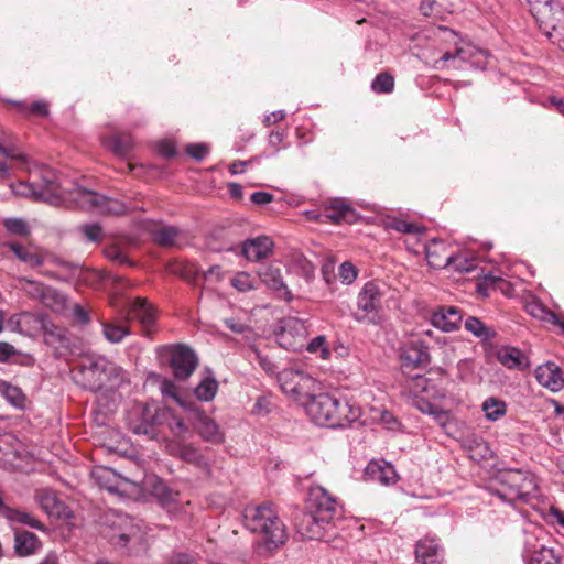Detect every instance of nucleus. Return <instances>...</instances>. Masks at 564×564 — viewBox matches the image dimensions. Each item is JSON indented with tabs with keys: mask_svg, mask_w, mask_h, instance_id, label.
Instances as JSON below:
<instances>
[{
	"mask_svg": "<svg viewBox=\"0 0 564 564\" xmlns=\"http://www.w3.org/2000/svg\"><path fill=\"white\" fill-rule=\"evenodd\" d=\"M109 148L118 155H126L133 147V140L129 134H117L109 139Z\"/></svg>",
	"mask_w": 564,
	"mask_h": 564,
	"instance_id": "c03bdc74",
	"label": "nucleus"
},
{
	"mask_svg": "<svg viewBox=\"0 0 564 564\" xmlns=\"http://www.w3.org/2000/svg\"><path fill=\"white\" fill-rule=\"evenodd\" d=\"M376 94H391L394 90V77L387 72L379 73L371 83Z\"/></svg>",
	"mask_w": 564,
	"mask_h": 564,
	"instance_id": "79ce46f5",
	"label": "nucleus"
},
{
	"mask_svg": "<svg viewBox=\"0 0 564 564\" xmlns=\"http://www.w3.org/2000/svg\"><path fill=\"white\" fill-rule=\"evenodd\" d=\"M33 292L41 302L53 311H61L65 305V297L56 289L39 282H30Z\"/></svg>",
	"mask_w": 564,
	"mask_h": 564,
	"instance_id": "bb28decb",
	"label": "nucleus"
},
{
	"mask_svg": "<svg viewBox=\"0 0 564 564\" xmlns=\"http://www.w3.org/2000/svg\"><path fill=\"white\" fill-rule=\"evenodd\" d=\"M42 547V543L36 534L26 531H15L14 551L18 556L24 557L36 553Z\"/></svg>",
	"mask_w": 564,
	"mask_h": 564,
	"instance_id": "a878e982",
	"label": "nucleus"
},
{
	"mask_svg": "<svg viewBox=\"0 0 564 564\" xmlns=\"http://www.w3.org/2000/svg\"><path fill=\"white\" fill-rule=\"evenodd\" d=\"M400 359L403 369L425 367L430 364L429 348L421 340H412L401 348Z\"/></svg>",
	"mask_w": 564,
	"mask_h": 564,
	"instance_id": "dca6fc26",
	"label": "nucleus"
},
{
	"mask_svg": "<svg viewBox=\"0 0 564 564\" xmlns=\"http://www.w3.org/2000/svg\"><path fill=\"white\" fill-rule=\"evenodd\" d=\"M72 199L77 205L78 208L91 210L97 213L99 207V202H101L102 195L85 189L83 187H76L73 192H70Z\"/></svg>",
	"mask_w": 564,
	"mask_h": 564,
	"instance_id": "7c9ffc66",
	"label": "nucleus"
},
{
	"mask_svg": "<svg viewBox=\"0 0 564 564\" xmlns=\"http://www.w3.org/2000/svg\"><path fill=\"white\" fill-rule=\"evenodd\" d=\"M535 378L541 386L553 392H557L564 387L562 370L553 362L539 366L535 370Z\"/></svg>",
	"mask_w": 564,
	"mask_h": 564,
	"instance_id": "aec40b11",
	"label": "nucleus"
},
{
	"mask_svg": "<svg viewBox=\"0 0 564 564\" xmlns=\"http://www.w3.org/2000/svg\"><path fill=\"white\" fill-rule=\"evenodd\" d=\"M323 280L328 286H332L336 282L335 263L334 261H327L322 267Z\"/></svg>",
	"mask_w": 564,
	"mask_h": 564,
	"instance_id": "052dcab7",
	"label": "nucleus"
},
{
	"mask_svg": "<svg viewBox=\"0 0 564 564\" xmlns=\"http://www.w3.org/2000/svg\"><path fill=\"white\" fill-rule=\"evenodd\" d=\"M449 267L458 273H469L477 268V261L475 258H467L463 254H453Z\"/></svg>",
	"mask_w": 564,
	"mask_h": 564,
	"instance_id": "de8ad7c7",
	"label": "nucleus"
},
{
	"mask_svg": "<svg viewBox=\"0 0 564 564\" xmlns=\"http://www.w3.org/2000/svg\"><path fill=\"white\" fill-rule=\"evenodd\" d=\"M91 476L101 488L110 492H120L122 485L128 482L127 478L119 476L113 469L107 467L95 468Z\"/></svg>",
	"mask_w": 564,
	"mask_h": 564,
	"instance_id": "b1692460",
	"label": "nucleus"
},
{
	"mask_svg": "<svg viewBox=\"0 0 564 564\" xmlns=\"http://www.w3.org/2000/svg\"><path fill=\"white\" fill-rule=\"evenodd\" d=\"M230 283L239 292H248L256 289L254 279L245 271L236 273Z\"/></svg>",
	"mask_w": 564,
	"mask_h": 564,
	"instance_id": "09e8293b",
	"label": "nucleus"
},
{
	"mask_svg": "<svg viewBox=\"0 0 564 564\" xmlns=\"http://www.w3.org/2000/svg\"><path fill=\"white\" fill-rule=\"evenodd\" d=\"M105 256L113 262H118L119 264H132L131 261L127 258L126 254L117 246H110L105 249Z\"/></svg>",
	"mask_w": 564,
	"mask_h": 564,
	"instance_id": "5fc2aeb1",
	"label": "nucleus"
},
{
	"mask_svg": "<svg viewBox=\"0 0 564 564\" xmlns=\"http://www.w3.org/2000/svg\"><path fill=\"white\" fill-rule=\"evenodd\" d=\"M170 416L162 420V425H167L171 433L177 438H186L189 434V427L185 424L184 420L178 417L171 409H169Z\"/></svg>",
	"mask_w": 564,
	"mask_h": 564,
	"instance_id": "c9c22d12",
	"label": "nucleus"
},
{
	"mask_svg": "<svg viewBox=\"0 0 564 564\" xmlns=\"http://www.w3.org/2000/svg\"><path fill=\"white\" fill-rule=\"evenodd\" d=\"M169 416V408H160L154 403H135L128 411L127 425L134 434L155 438L162 420Z\"/></svg>",
	"mask_w": 564,
	"mask_h": 564,
	"instance_id": "423d86ee",
	"label": "nucleus"
},
{
	"mask_svg": "<svg viewBox=\"0 0 564 564\" xmlns=\"http://www.w3.org/2000/svg\"><path fill=\"white\" fill-rule=\"evenodd\" d=\"M365 475L367 479L382 485L395 484L398 479L394 467L384 460H371L365 469Z\"/></svg>",
	"mask_w": 564,
	"mask_h": 564,
	"instance_id": "5701e85b",
	"label": "nucleus"
},
{
	"mask_svg": "<svg viewBox=\"0 0 564 564\" xmlns=\"http://www.w3.org/2000/svg\"><path fill=\"white\" fill-rule=\"evenodd\" d=\"M528 564H561V555L553 547L540 545L529 555Z\"/></svg>",
	"mask_w": 564,
	"mask_h": 564,
	"instance_id": "473e14b6",
	"label": "nucleus"
},
{
	"mask_svg": "<svg viewBox=\"0 0 564 564\" xmlns=\"http://www.w3.org/2000/svg\"><path fill=\"white\" fill-rule=\"evenodd\" d=\"M438 544L434 539L424 538L417 541L415 556L422 564H441Z\"/></svg>",
	"mask_w": 564,
	"mask_h": 564,
	"instance_id": "c85d7f7f",
	"label": "nucleus"
},
{
	"mask_svg": "<svg viewBox=\"0 0 564 564\" xmlns=\"http://www.w3.org/2000/svg\"><path fill=\"white\" fill-rule=\"evenodd\" d=\"M274 334L281 347L297 351L305 346L307 328L303 321L285 317L278 322Z\"/></svg>",
	"mask_w": 564,
	"mask_h": 564,
	"instance_id": "1a4fd4ad",
	"label": "nucleus"
},
{
	"mask_svg": "<svg viewBox=\"0 0 564 564\" xmlns=\"http://www.w3.org/2000/svg\"><path fill=\"white\" fill-rule=\"evenodd\" d=\"M74 380L82 388L97 392L104 388L119 389L129 383L126 370L102 356H86L74 369Z\"/></svg>",
	"mask_w": 564,
	"mask_h": 564,
	"instance_id": "f257e3e1",
	"label": "nucleus"
},
{
	"mask_svg": "<svg viewBox=\"0 0 564 564\" xmlns=\"http://www.w3.org/2000/svg\"><path fill=\"white\" fill-rule=\"evenodd\" d=\"M305 509L306 511L296 520L295 527L302 539L313 540L317 524V497L312 486L308 488V498Z\"/></svg>",
	"mask_w": 564,
	"mask_h": 564,
	"instance_id": "2eb2a0df",
	"label": "nucleus"
},
{
	"mask_svg": "<svg viewBox=\"0 0 564 564\" xmlns=\"http://www.w3.org/2000/svg\"><path fill=\"white\" fill-rule=\"evenodd\" d=\"M415 404H416V408L422 413H427L433 416L445 417V411L438 409L437 406H435L434 404H432L431 402H429L424 399L416 400Z\"/></svg>",
	"mask_w": 564,
	"mask_h": 564,
	"instance_id": "4d7b16f0",
	"label": "nucleus"
},
{
	"mask_svg": "<svg viewBox=\"0 0 564 564\" xmlns=\"http://www.w3.org/2000/svg\"><path fill=\"white\" fill-rule=\"evenodd\" d=\"M260 281L270 289L276 297L290 302L293 299L291 291L284 282L282 268L278 262L262 264L258 269Z\"/></svg>",
	"mask_w": 564,
	"mask_h": 564,
	"instance_id": "f8f14e48",
	"label": "nucleus"
},
{
	"mask_svg": "<svg viewBox=\"0 0 564 564\" xmlns=\"http://www.w3.org/2000/svg\"><path fill=\"white\" fill-rule=\"evenodd\" d=\"M250 199L256 205H267L273 200V195L268 192H256Z\"/></svg>",
	"mask_w": 564,
	"mask_h": 564,
	"instance_id": "774afa93",
	"label": "nucleus"
},
{
	"mask_svg": "<svg viewBox=\"0 0 564 564\" xmlns=\"http://www.w3.org/2000/svg\"><path fill=\"white\" fill-rule=\"evenodd\" d=\"M176 390H177L176 386L172 381H170V380H163L162 381V383H161V392H162V394L175 399L183 408H185L188 411V408L191 405H194V403L182 402L177 398Z\"/></svg>",
	"mask_w": 564,
	"mask_h": 564,
	"instance_id": "864d4df0",
	"label": "nucleus"
},
{
	"mask_svg": "<svg viewBox=\"0 0 564 564\" xmlns=\"http://www.w3.org/2000/svg\"><path fill=\"white\" fill-rule=\"evenodd\" d=\"M4 227L8 231L19 236H28L30 234V229L26 223L20 218H9L4 220Z\"/></svg>",
	"mask_w": 564,
	"mask_h": 564,
	"instance_id": "3c124183",
	"label": "nucleus"
},
{
	"mask_svg": "<svg viewBox=\"0 0 564 564\" xmlns=\"http://www.w3.org/2000/svg\"><path fill=\"white\" fill-rule=\"evenodd\" d=\"M191 420L197 433L207 442L220 443L223 434L217 423L200 411L195 404L188 408Z\"/></svg>",
	"mask_w": 564,
	"mask_h": 564,
	"instance_id": "f3484780",
	"label": "nucleus"
},
{
	"mask_svg": "<svg viewBox=\"0 0 564 564\" xmlns=\"http://www.w3.org/2000/svg\"><path fill=\"white\" fill-rule=\"evenodd\" d=\"M425 258L431 268L445 269L449 267L452 253L444 241L432 239L425 246Z\"/></svg>",
	"mask_w": 564,
	"mask_h": 564,
	"instance_id": "6ab92c4d",
	"label": "nucleus"
},
{
	"mask_svg": "<svg viewBox=\"0 0 564 564\" xmlns=\"http://www.w3.org/2000/svg\"><path fill=\"white\" fill-rule=\"evenodd\" d=\"M9 248L18 259L28 263L32 268H37L43 264V259L39 254L31 252L28 248L20 243H10Z\"/></svg>",
	"mask_w": 564,
	"mask_h": 564,
	"instance_id": "e433bc0d",
	"label": "nucleus"
},
{
	"mask_svg": "<svg viewBox=\"0 0 564 564\" xmlns=\"http://www.w3.org/2000/svg\"><path fill=\"white\" fill-rule=\"evenodd\" d=\"M152 494L159 499L163 506H169L176 501L177 492L169 488L164 482L156 481L153 485Z\"/></svg>",
	"mask_w": 564,
	"mask_h": 564,
	"instance_id": "49530a36",
	"label": "nucleus"
},
{
	"mask_svg": "<svg viewBox=\"0 0 564 564\" xmlns=\"http://www.w3.org/2000/svg\"><path fill=\"white\" fill-rule=\"evenodd\" d=\"M112 545L117 547H126L128 543L133 539V535L127 532L113 533L110 538Z\"/></svg>",
	"mask_w": 564,
	"mask_h": 564,
	"instance_id": "e2e57ef3",
	"label": "nucleus"
},
{
	"mask_svg": "<svg viewBox=\"0 0 564 564\" xmlns=\"http://www.w3.org/2000/svg\"><path fill=\"white\" fill-rule=\"evenodd\" d=\"M485 415L490 421H497L506 413V403L497 398H488L481 405Z\"/></svg>",
	"mask_w": 564,
	"mask_h": 564,
	"instance_id": "4c0bfd02",
	"label": "nucleus"
},
{
	"mask_svg": "<svg viewBox=\"0 0 564 564\" xmlns=\"http://www.w3.org/2000/svg\"><path fill=\"white\" fill-rule=\"evenodd\" d=\"M0 393L13 406L21 408L24 403V394L21 389L7 381H0Z\"/></svg>",
	"mask_w": 564,
	"mask_h": 564,
	"instance_id": "a19ab883",
	"label": "nucleus"
},
{
	"mask_svg": "<svg viewBox=\"0 0 564 564\" xmlns=\"http://www.w3.org/2000/svg\"><path fill=\"white\" fill-rule=\"evenodd\" d=\"M530 12L535 19L540 30L554 29L558 19L564 18L563 0H527Z\"/></svg>",
	"mask_w": 564,
	"mask_h": 564,
	"instance_id": "9b49d317",
	"label": "nucleus"
},
{
	"mask_svg": "<svg viewBox=\"0 0 564 564\" xmlns=\"http://www.w3.org/2000/svg\"><path fill=\"white\" fill-rule=\"evenodd\" d=\"M536 308L541 312V315H539L541 319L557 325L564 332V321H561L554 312L546 310L541 305H536Z\"/></svg>",
	"mask_w": 564,
	"mask_h": 564,
	"instance_id": "bf43d9fd",
	"label": "nucleus"
},
{
	"mask_svg": "<svg viewBox=\"0 0 564 564\" xmlns=\"http://www.w3.org/2000/svg\"><path fill=\"white\" fill-rule=\"evenodd\" d=\"M273 241L268 236H259L243 242L241 253L249 261H259L269 257L273 250Z\"/></svg>",
	"mask_w": 564,
	"mask_h": 564,
	"instance_id": "a211bd4d",
	"label": "nucleus"
},
{
	"mask_svg": "<svg viewBox=\"0 0 564 564\" xmlns=\"http://www.w3.org/2000/svg\"><path fill=\"white\" fill-rule=\"evenodd\" d=\"M462 311L454 306H442L431 316L432 324L444 330L452 332L458 328L462 322Z\"/></svg>",
	"mask_w": 564,
	"mask_h": 564,
	"instance_id": "4be33fe9",
	"label": "nucleus"
},
{
	"mask_svg": "<svg viewBox=\"0 0 564 564\" xmlns=\"http://www.w3.org/2000/svg\"><path fill=\"white\" fill-rule=\"evenodd\" d=\"M158 151L162 156H164L166 159L173 158L176 154L175 147L170 141L160 142L158 144Z\"/></svg>",
	"mask_w": 564,
	"mask_h": 564,
	"instance_id": "69168bd1",
	"label": "nucleus"
},
{
	"mask_svg": "<svg viewBox=\"0 0 564 564\" xmlns=\"http://www.w3.org/2000/svg\"><path fill=\"white\" fill-rule=\"evenodd\" d=\"M243 524L249 531L261 533L269 550L278 549L286 540L285 528L271 503L247 507Z\"/></svg>",
	"mask_w": 564,
	"mask_h": 564,
	"instance_id": "f03ea898",
	"label": "nucleus"
},
{
	"mask_svg": "<svg viewBox=\"0 0 564 564\" xmlns=\"http://www.w3.org/2000/svg\"><path fill=\"white\" fill-rule=\"evenodd\" d=\"M36 499L41 508L51 517L61 518L66 514V506L57 498L56 492L50 488L36 491Z\"/></svg>",
	"mask_w": 564,
	"mask_h": 564,
	"instance_id": "393cba45",
	"label": "nucleus"
},
{
	"mask_svg": "<svg viewBox=\"0 0 564 564\" xmlns=\"http://www.w3.org/2000/svg\"><path fill=\"white\" fill-rule=\"evenodd\" d=\"M323 217L334 224L341 221L351 223L355 218L354 209L341 199H335L325 208Z\"/></svg>",
	"mask_w": 564,
	"mask_h": 564,
	"instance_id": "c756f323",
	"label": "nucleus"
},
{
	"mask_svg": "<svg viewBox=\"0 0 564 564\" xmlns=\"http://www.w3.org/2000/svg\"><path fill=\"white\" fill-rule=\"evenodd\" d=\"M7 520L10 522L25 524L40 531L45 530L44 524L40 520L34 518L31 513L15 508H12V513L8 516Z\"/></svg>",
	"mask_w": 564,
	"mask_h": 564,
	"instance_id": "58836bf2",
	"label": "nucleus"
},
{
	"mask_svg": "<svg viewBox=\"0 0 564 564\" xmlns=\"http://www.w3.org/2000/svg\"><path fill=\"white\" fill-rule=\"evenodd\" d=\"M12 189L18 195L30 196L37 200V188L34 183L30 184L20 182L19 184L13 185Z\"/></svg>",
	"mask_w": 564,
	"mask_h": 564,
	"instance_id": "13d9d810",
	"label": "nucleus"
},
{
	"mask_svg": "<svg viewBox=\"0 0 564 564\" xmlns=\"http://www.w3.org/2000/svg\"><path fill=\"white\" fill-rule=\"evenodd\" d=\"M218 389V382L214 378L204 379L195 389V394L200 401L214 399Z\"/></svg>",
	"mask_w": 564,
	"mask_h": 564,
	"instance_id": "a18cd8bd",
	"label": "nucleus"
},
{
	"mask_svg": "<svg viewBox=\"0 0 564 564\" xmlns=\"http://www.w3.org/2000/svg\"><path fill=\"white\" fill-rule=\"evenodd\" d=\"M389 227L402 234H421L424 230L415 224L397 218L389 221Z\"/></svg>",
	"mask_w": 564,
	"mask_h": 564,
	"instance_id": "8fccbe9b",
	"label": "nucleus"
},
{
	"mask_svg": "<svg viewBox=\"0 0 564 564\" xmlns=\"http://www.w3.org/2000/svg\"><path fill=\"white\" fill-rule=\"evenodd\" d=\"M208 152L205 144H188L186 147V153L197 161H202Z\"/></svg>",
	"mask_w": 564,
	"mask_h": 564,
	"instance_id": "680f3d73",
	"label": "nucleus"
},
{
	"mask_svg": "<svg viewBox=\"0 0 564 564\" xmlns=\"http://www.w3.org/2000/svg\"><path fill=\"white\" fill-rule=\"evenodd\" d=\"M171 367L176 379L186 380L197 367V357L188 347L177 345L172 348Z\"/></svg>",
	"mask_w": 564,
	"mask_h": 564,
	"instance_id": "ddd939ff",
	"label": "nucleus"
},
{
	"mask_svg": "<svg viewBox=\"0 0 564 564\" xmlns=\"http://www.w3.org/2000/svg\"><path fill=\"white\" fill-rule=\"evenodd\" d=\"M498 361L509 369H525L529 367L528 357L513 346H502L497 350Z\"/></svg>",
	"mask_w": 564,
	"mask_h": 564,
	"instance_id": "cd10ccee",
	"label": "nucleus"
},
{
	"mask_svg": "<svg viewBox=\"0 0 564 564\" xmlns=\"http://www.w3.org/2000/svg\"><path fill=\"white\" fill-rule=\"evenodd\" d=\"M98 214L104 215H122L128 210V207L120 200L109 198L107 196L101 197L99 202Z\"/></svg>",
	"mask_w": 564,
	"mask_h": 564,
	"instance_id": "37998d69",
	"label": "nucleus"
},
{
	"mask_svg": "<svg viewBox=\"0 0 564 564\" xmlns=\"http://www.w3.org/2000/svg\"><path fill=\"white\" fill-rule=\"evenodd\" d=\"M34 323L36 326L44 332L45 340L48 344L63 343L65 340V334L62 329L52 324L44 315H33L30 313H22L20 315V324Z\"/></svg>",
	"mask_w": 564,
	"mask_h": 564,
	"instance_id": "412c9836",
	"label": "nucleus"
},
{
	"mask_svg": "<svg viewBox=\"0 0 564 564\" xmlns=\"http://www.w3.org/2000/svg\"><path fill=\"white\" fill-rule=\"evenodd\" d=\"M80 231L87 240L93 242L100 240L102 236V229L98 224H85L80 227Z\"/></svg>",
	"mask_w": 564,
	"mask_h": 564,
	"instance_id": "6e6d98bb",
	"label": "nucleus"
},
{
	"mask_svg": "<svg viewBox=\"0 0 564 564\" xmlns=\"http://www.w3.org/2000/svg\"><path fill=\"white\" fill-rule=\"evenodd\" d=\"M169 564H196V558L186 553H175Z\"/></svg>",
	"mask_w": 564,
	"mask_h": 564,
	"instance_id": "338daca9",
	"label": "nucleus"
},
{
	"mask_svg": "<svg viewBox=\"0 0 564 564\" xmlns=\"http://www.w3.org/2000/svg\"><path fill=\"white\" fill-rule=\"evenodd\" d=\"M338 275L343 283L351 284L358 276V270L351 262L345 261L339 267Z\"/></svg>",
	"mask_w": 564,
	"mask_h": 564,
	"instance_id": "603ef678",
	"label": "nucleus"
},
{
	"mask_svg": "<svg viewBox=\"0 0 564 564\" xmlns=\"http://www.w3.org/2000/svg\"><path fill=\"white\" fill-rule=\"evenodd\" d=\"M180 457L189 464L197 467H206L207 463L200 452L191 444L181 445L178 448Z\"/></svg>",
	"mask_w": 564,
	"mask_h": 564,
	"instance_id": "ea45409f",
	"label": "nucleus"
},
{
	"mask_svg": "<svg viewBox=\"0 0 564 564\" xmlns=\"http://www.w3.org/2000/svg\"><path fill=\"white\" fill-rule=\"evenodd\" d=\"M131 318L138 319L149 332L155 324L156 312L145 297H135L128 303L127 315L122 319L102 323V333L106 339L113 344L122 341L130 334L129 322Z\"/></svg>",
	"mask_w": 564,
	"mask_h": 564,
	"instance_id": "7ed1b4c3",
	"label": "nucleus"
},
{
	"mask_svg": "<svg viewBox=\"0 0 564 564\" xmlns=\"http://www.w3.org/2000/svg\"><path fill=\"white\" fill-rule=\"evenodd\" d=\"M319 527L325 523L329 527L328 531L325 534L319 533V541L329 542L330 538L337 535L335 529L337 528L338 522H340L344 518V509L343 506L337 501V499L330 496L326 489L319 486Z\"/></svg>",
	"mask_w": 564,
	"mask_h": 564,
	"instance_id": "9d476101",
	"label": "nucleus"
},
{
	"mask_svg": "<svg viewBox=\"0 0 564 564\" xmlns=\"http://www.w3.org/2000/svg\"><path fill=\"white\" fill-rule=\"evenodd\" d=\"M253 352L256 356V360L259 362V365L265 372L273 373L275 371V365L268 357L261 355V352L257 348L253 349Z\"/></svg>",
	"mask_w": 564,
	"mask_h": 564,
	"instance_id": "0e129e2a",
	"label": "nucleus"
},
{
	"mask_svg": "<svg viewBox=\"0 0 564 564\" xmlns=\"http://www.w3.org/2000/svg\"><path fill=\"white\" fill-rule=\"evenodd\" d=\"M499 488L495 490L498 497L508 502L527 500L534 496L538 485L535 477L521 469H507L498 476Z\"/></svg>",
	"mask_w": 564,
	"mask_h": 564,
	"instance_id": "39448f33",
	"label": "nucleus"
},
{
	"mask_svg": "<svg viewBox=\"0 0 564 564\" xmlns=\"http://www.w3.org/2000/svg\"><path fill=\"white\" fill-rule=\"evenodd\" d=\"M383 291L375 281L364 284L357 296V310L354 313L355 318L361 322L377 324L379 322V311L381 308Z\"/></svg>",
	"mask_w": 564,
	"mask_h": 564,
	"instance_id": "6e6552de",
	"label": "nucleus"
},
{
	"mask_svg": "<svg viewBox=\"0 0 564 564\" xmlns=\"http://www.w3.org/2000/svg\"><path fill=\"white\" fill-rule=\"evenodd\" d=\"M35 187L37 188V200H43L51 205H57L62 200L64 189L54 170H41V183L35 184Z\"/></svg>",
	"mask_w": 564,
	"mask_h": 564,
	"instance_id": "4468645a",
	"label": "nucleus"
},
{
	"mask_svg": "<svg viewBox=\"0 0 564 564\" xmlns=\"http://www.w3.org/2000/svg\"><path fill=\"white\" fill-rule=\"evenodd\" d=\"M465 329L471 333L475 337L479 338L481 341H489L497 336V333L494 328L488 327L485 325V323L475 316H469L465 321Z\"/></svg>",
	"mask_w": 564,
	"mask_h": 564,
	"instance_id": "2f4dec72",
	"label": "nucleus"
},
{
	"mask_svg": "<svg viewBox=\"0 0 564 564\" xmlns=\"http://www.w3.org/2000/svg\"><path fill=\"white\" fill-rule=\"evenodd\" d=\"M361 410L351 404L339 390L319 391V425L344 427L359 419Z\"/></svg>",
	"mask_w": 564,
	"mask_h": 564,
	"instance_id": "20e7f679",
	"label": "nucleus"
},
{
	"mask_svg": "<svg viewBox=\"0 0 564 564\" xmlns=\"http://www.w3.org/2000/svg\"><path fill=\"white\" fill-rule=\"evenodd\" d=\"M180 229L173 226H162L153 231L154 241L161 247H173L180 237Z\"/></svg>",
	"mask_w": 564,
	"mask_h": 564,
	"instance_id": "f704fd0d",
	"label": "nucleus"
},
{
	"mask_svg": "<svg viewBox=\"0 0 564 564\" xmlns=\"http://www.w3.org/2000/svg\"><path fill=\"white\" fill-rule=\"evenodd\" d=\"M281 387L285 392L294 394L296 401L315 421L313 406L315 404V379L303 371H284L280 375Z\"/></svg>",
	"mask_w": 564,
	"mask_h": 564,
	"instance_id": "0eeeda50",
	"label": "nucleus"
},
{
	"mask_svg": "<svg viewBox=\"0 0 564 564\" xmlns=\"http://www.w3.org/2000/svg\"><path fill=\"white\" fill-rule=\"evenodd\" d=\"M348 355V347L339 341L328 343L319 335V357L323 359H340Z\"/></svg>",
	"mask_w": 564,
	"mask_h": 564,
	"instance_id": "72a5a7b5",
	"label": "nucleus"
}]
</instances>
